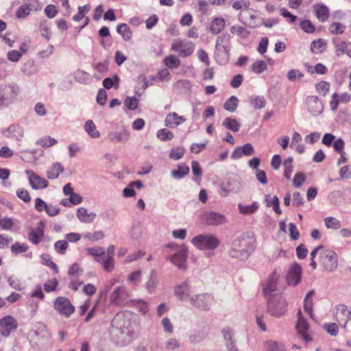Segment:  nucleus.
<instances>
[{"label":"nucleus","mask_w":351,"mask_h":351,"mask_svg":"<svg viewBox=\"0 0 351 351\" xmlns=\"http://www.w3.org/2000/svg\"><path fill=\"white\" fill-rule=\"evenodd\" d=\"M191 243L201 250H213L219 247L220 240L211 234H206L194 237Z\"/></svg>","instance_id":"nucleus-3"},{"label":"nucleus","mask_w":351,"mask_h":351,"mask_svg":"<svg viewBox=\"0 0 351 351\" xmlns=\"http://www.w3.org/2000/svg\"><path fill=\"white\" fill-rule=\"evenodd\" d=\"M171 49L178 52L182 57H187L193 53L194 45L191 42L175 40L171 45Z\"/></svg>","instance_id":"nucleus-10"},{"label":"nucleus","mask_w":351,"mask_h":351,"mask_svg":"<svg viewBox=\"0 0 351 351\" xmlns=\"http://www.w3.org/2000/svg\"><path fill=\"white\" fill-rule=\"evenodd\" d=\"M64 171V167L59 162L54 163L47 171V176L49 179H56Z\"/></svg>","instance_id":"nucleus-34"},{"label":"nucleus","mask_w":351,"mask_h":351,"mask_svg":"<svg viewBox=\"0 0 351 351\" xmlns=\"http://www.w3.org/2000/svg\"><path fill=\"white\" fill-rule=\"evenodd\" d=\"M336 54L339 56L348 53L351 43L345 40L335 39L333 40Z\"/></svg>","instance_id":"nucleus-28"},{"label":"nucleus","mask_w":351,"mask_h":351,"mask_svg":"<svg viewBox=\"0 0 351 351\" xmlns=\"http://www.w3.org/2000/svg\"><path fill=\"white\" fill-rule=\"evenodd\" d=\"M17 327V320L11 315L5 316L0 319V333L3 337H8Z\"/></svg>","instance_id":"nucleus-9"},{"label":"nucleus","mask_w":351,"mask_h":351,"mask_svg":"<svg viewBox=\"0 0 351 351\" xmlns=\"http://www.w3.org/2000/svg\"><path fill=\"white\" fill-rule=\"evenodd\" d=\"M222 125L226 128L234 132H238L240 130L241 127L240 124L236 119H232L230 117L225 119L224 121H223Z\"/></svg>","instance_id":"nucleus-39"},{"label":"nucleus","mask_w":351,"mask_h":351,"mask_svg":"<svg viewBox=\"0 0 351 351\" xmlns=\"http://www.w3.org/2000/svg\"><path fill=\"white\" fill-rule=\"evenodd\" d=\"M8 282L9 285L15 290L21 291L23 289L24 287L21 280L17 278L15 276H10L8 279Z\"/></svg>","instance_id":"nucleus-57"},{"label":"nucleus","mask_w":351,"mask_h":351,"mask_svg":"<svg viewBox=\"0 0 351 351\" xmlns=\"http://www.w3.org/2000/svg\"><path fill=\"white\" fill-rule=\"evenodd\" d=\"M203 220L208 226H218L226 221L224 215L215 212L206 213L203 216Z\"/></svg>","instance_id":"nucleus-16"},{"label":"nucleus","mask_w":351,"mask_h":351,"mask_svg":"<svg viewBox=\"0 0 351 351\" xmlns=\"http://www.w3.org/2000/svg\"><path fill=\"white\" fill-rule=\"evenodd\" d=\"M189 172L187 166H179L177 170L172 171V176L176 178H182Z\"/></svg>","instance_id":"nucleus-61"},{"label":"nucleus","mask_w":351,"mask_h":351,"mask_svg":"<svg viewBox=\"0 0 351 351\" xmlns=\"http://www.w3.org/2000/svg\"><path fill=\"white\" fill-rule=\"evenodd\" d=\"M188 257V253L186 250H179L178 252L175 253L174 255L170 256L169 259L170 261L177 266L180 269H186V259Z\"/></svg>","instance_id":"nucleus-17"},{"label":"nucleus","mask_w":351,"mask_h":351,"mask_svg":"<svg viewBox=\"0 0 351 351\" xmlns=\"http://www.w3.org/2000/svg\"><path fill=\"white\" fill-rule=\"evenodd\" d=\"M222 333H223V336L224 339L226 341H229L226 344L227 348L228 349V350L229 351H237L236 350V348H234V346L233 341H232V337H233L232 330L229 328H226L223 329Z\"/></svg>","instance_id":"nucleus-38"},{"label":"nucleus","mask_w":351,"mask_h":351,"mask_svg":"<svg viewBox=\"0 0 351 351\" xmlns=\"http://www.w3.org/2000/svg\"><path fill=\"white\" fill-rule=\"evenodd\" d=\"M132 305L143 314H146L149 311L147 302L143 300H132Z\"/></svg>","instance_id":"nucleus-49"},{"label":"nucleus","mask_w":351,"mask_h":351,"mask_svg":"<svg viewBox=\"0 0 351 351\" xmlns=\"http://www.w3.org/2000/svg\"><path fill=\"white\" fill-rule=\"evenodd\" d=\"M130 296V292L125 286H119L110 293L108 301L111 305L123 306Z\"/></svg>","instance_id":"nucleus-5"},{"label":"nucleus","mask_w":351,"mask_h":351,"mask_svg":"<svg viewBox=\"0 0 351 351\" xmlns=\"http://www.w3.org/2000/svg\"><path fill=\"white\" fill-rule=\"evenodd\" d=\"M314 294V290H311L306 295L304 299V310L309 315V317L314 319V314L313 312V300L312 296Z\"/></svg>","instance_id":"nucleus-32"},{"label":"nucleus","mask_w":351,"mask_h":351,"mask_svg":"<svg viewBox=\"0 0 351 351\" xmlns=\"http://www.w3.org/2000/svg\"><path fill=\"white\" fill-rule=\"evenodd\" d=\"M5 136L14 138L18 141H21L24 136V130L23 128L19 125H13L8 128L4 132Z\"/></svg>","instance_id":"nucleus-21"},{"label":"nucleus","mask_w":351,"mask_h":351,"mask_svg":"<svg viewBox=\"0 0 351 351\" xmlns=\"http://www.w3.org/2000/svg\"><path fill=\"white\" fill-rule=\"evenodd\" d=\"M84 128L88 135L92 138H96L99 137L100 133L97 130L96 126L92 120L89 119L86 121Z\"/></svg>","instance_id":"nucleus-37"},{"label":"nucleus","mask_w":351,"mask_h":351,"mask_svg":"<svg viewBox=\"0 0 351 351\" xmlns=\"http://www.w3.org/2000/svg\"><path fill=\"white\" fill-rule=\"evenodd\" d=\"M87 252L89 255L97 258H101L106 254V251L103 247H88L86 249Z\"/></svg>","instance_id":"nucleus-51"},{"label":"nucleus","mask_w":351,"mask_h":351,"mask_svg":"<svg viewBox=\"0 0 351 351\" xmlns=\"http://www.w3.org/2000/svg\"><path fill=\"white\" fill-rule=\"evenodd\" d=\"M191 287L186 282H182L174 288L175 295L180 300H190Z\"/></svg>","instance_id":"nucleus-18"},{"label":"nucleus","mask_w":351,"mask_h":351,"mask_svg":"<svg viewBox=\"0 0 351 351\" xmlns=\"http://www.w3.org/2000/svg\"><path fill=\"white\" fill-rule=\"evenodd\" d=\"M142 271L136 270L130 273L128 276V282L132 286H138L141 282Z\"/></svg>","instance_id":"nucleus-42"},{"label":"nucleus","mask_w":351,"mask_h":351,"mask_svg":"<svg viewBox=\"0 0 351 351\" xmlns=\"http://www.w3.org/2000/svg\"><path fill=\"white\" fill-rule=\"evenodd\" d=\"M29 247L26 243H20L19 242L14 243L11 246V252L13 254L17 255L27 251Z\"/></svg>","instance_id":"nucleus-50"},{"label":"nucleus","mask_w":351,"mask_h":351,"mask_svg":"<svg viewBox=\"0 0 351 351\" xmlns=\"http://www.w3.org/2000/svg\"><path fill=\"white\" fill-rule=\"evenodd\" d=\"M165 64L169 69L177 68L180 64V60L175 56L171 55L164 60Z\"/></svg>","instance_id":"nucleus-53"},{"label":"nucleus","mask_w":351,"mask_h":351,"mask_svg":"<svg viewBox=\"0 0 351 351\" xmlns=\"http://www.w3.org/2000/svg\"><path fill=\"white\" fill-rule=\"evenodd\" d=\"M254 153V149L251 143H245L242 147H237L232 152L231 158L232 159L241 158L243 155L250 156Z\"/></svg>","instance_id":"nucleus-22"},{"label":"nucleus","mask_w":351,"mask_h":351,"mask_svg":"<svg viewBox=\"0 0 351 351\" xmlns=\"http://www.w3.org/2000/svg\"><path fill=\"white\" fill-rule=\"evenodd\" d=\"M230 49V35L223 34L218 36L216 42V49L224 52L228 56Z\"/></svg>","instance_id":"nucleus-19"},{"label":"nucleus","mask_w":351,"mask_h":351,"mask_svg":"<svg viewBox=\"0 0 351 351\" xmlns=\"http://www.w3.org/2000/svg\"><path fill=\"white\" fill-rule=\"evenodd\" d=\"M264 351H287V349L281 342L267 341L264 344Z\"/></svg>","instance_id":"nucleus-33"},{"label":"nucleus","mask_w":351,"mask_h":351,"mask_svg":"<svg viewBox=\"0 0 351 351\" xmlns=\"http://www.w3.org/2000/svg\"><path fill=\"white\" fill-rule=\"evenodd\" d=\"M252 104L255 109L263 108L265 106L266 101L264 97L257 96L251 100Z\"/></svg>","instance_id":"nucleus-63"},{"label":"nucleus","mask_w":351,"mask_h":351,"mask_svg":"<svg viewBox=\"0 0 351 351\" xmlns=\"http://www.w3.org/2000/svg\"><path fill=\"white\" fill-rule=\"evenodd\" d=\"M348 307L346 305L340 304L337 306V321L343 328L346 327V324L348 322Z\"/></svg>","instance_id":"nucleus-26"},{"label":"nucleus","mask_w":351,"mask_h":351,"mask_svg":"<svg viewBox=\"0 0 351 351\" xmlns=\"http://www.w3.org/2000/svg\"><path fill=\"white\" fill-rule=\"evenodd\" d=\"M157 137L163 141H170L174 137V134L170 130L163 128L157 132Z\"/></svg>","instance_id":"nucleus-54"},{"label":"nucleus","mask_w":351,"mask_h":351,"mask_svg":"<svg viewBox=\"0 0 351 351\" xmlns=\"http://www.w3.org/2000/svg\"><path fill=\"white\" fill-rule=\"evenodd\" d=\"M208 332L206 328L197 327L189 336L191 342L197 343L207 336Z\"/></svg>","instance_id":"nucleus-27"},{"label":"nucleus","mask_w":351,"mask_h":351,"mask_svg":"<svg viewBox=\"0 0 351 351\" xmlns=\"http://www.w3.org/2000/svg\"><path fill=\"white\" fill-rule=\"evenodd\" d=\"M77 217L84 223H91L96 217V213H88L86 208L80 207L77 209L76 213Z\"/></svg>","instance_id":"nucleus-25"},{"label":"nucleus","mask_w":351,"mask_h":351,"mask_svg":"<svg viewBox=\"0 0 351 351\" xmlns=\"http://www.w3.org/2000/svg\"><path fill=\"white\" fill-rule=\"evenodd\" d=\"M125 104L129 110H134L138 108V101L135 97H128L125 100Z\"/></svg>","instance_id":"nucleus-64"},{"label":"nucleus","mask_w":351,"mask_h":351,"mask_svg":"<svg viewBox=\"0 0 351 351\" xmlns=\"http://www.w3.org/2000/svg\"><path fill=\"white\" fill-rule=\"evenodd\" d=\"M287 302L282 295H274L268 300L267 311L272 316L280 317L285 315Z\"/></svg>","instance_id":"nucleus-4"},{"label":"nucleus","mask_w":351,"mask_h":351,"mask_svg":"<svg viewBox=\"0 0 351 351\" xmlns=\"http://www.w3.org/2000/svg\"><path fill=\"white\" fill-rule=\"evenodd\" d=\"M316 90L322 96H326L330 90L329 83L322 81L315 85Z\"/></svg>","instance_id":"nucleus-55"},{"label":"nucleus","mask_w":351,"mask_h":351,"mask_svg":"<svg viewBox=\"0 0 351 351\" xmlns=\"http://www.w3.org/2000/svg\"><path fill=\"white\" fill-rule=\"evenodd\" d=\"M302 267L300 265L295 263L292 265L287 274V281L290 285H296L301 280Z\"/></svg>","instance_id":"nucleus-14"},{"label":"nucleus","mask_w":351,"mask_h":351,"mask_svg":"<svg viewBox=\"0 0 351 351\" xmlns=\"http://www.w3.org/2000/svg\"><path fill=\"white\" fill-rule=\"evenodd\" d=\"M44 236L43 230L41 228H36L30 230L28 233V240L34 245H38Z\"/></svg>","instance_id":"nucleus-30"},{"label":"nucleus","mask_w":351,"mask_h":351,"mask_svg":"<svg viewBox=\"0 0 351 351\" xmlns=\"http://www.w3.org/2000/svg\"><path fill=\"white\" fill-rule=\"evenodd\" d=\"M319 261L330 271L335 270L338 266L337 255L331 250H322L319 252Z\"/></svg>","instance_id":"nucleus-6"},{"label":"nucleus","mask_w":351,"mask_h":351,"mask_svg":"<svg viewBox=\"0 0 351 351\" xmlns=\"http://www.w3.org/2000/svg\"><path fill=\"white\" fill-rule=\"evenodd\" d=\"M346 26L341 23L333 22L329 26V31L332 34L340 35L343 33Z\"/></svg>","instance_id":"nucleus-46"},{"label":"nucleus","mask_w":351,"mask_h":351,"mask_svg":"<svg viewBox=\"0 0 351 351\" xmlns=\"http://www.w3.org/2000/svg\"><path fill=\"white\" fill-rule=\"evenodd\" d=\"M96 261L101 263L107 272H110L114 267V260L112 257L104 256L101 258H97Z\"/></svg>","instance_id":"nucleus-35"},{"label":"nucleus","mask_w":351,"mask_h":351,"mask_svg":"<svg viewBox=\"0 0 351 351\" xmlns=\"http://www.w3.org/2000/svg\"><path fill=\"white\" fill-rule=\"evenodd\" d=\"M324 223L326 227L328 229L337 230L341 227V222L332 217L325 218Z\"/></svg>","instance_id":"nucleus-47"},{"label":"nucleus","mask_w":351,"mask_h":351,"mask_svg":"<svg viewBox=\"0 0 351 351\" xmlns=\"http://www.w3.org/2000/svg\"><path fill=\"white\" fill-rule=\"evenodd\" d=\"M250 69L256 74H261L267 70V66L264 60H258L254 62Z\"/></svg>","instance_id":"nucleus-44"},{"label":"nucleus","mask_w":351,"mask_h":351,"mask_svg":"<svg viewBox=\"0 0 351 351\" xmlns=\"http://www.w3.org/2000/svg\"><path fill=\"white\" fill-rule=\"evenodd\" d=\"M158 285L157 275L155 271H151L149 278L146 282L145 287L149 293H152L156 289Z\"/></svg>","instance_id":"nucleus-40"},{"label":"nucleus","mask_w":351,"mask_h":351,"mask_svg":"<svg viewBox=\"0 0 351 351\" xmlns=\"http://www.w3.org/2000/svg\"><path fill=\"white\" fill-rule=\"evenodd\" d=\"M307 106L308 110L313 115L321 114L324 110V106L317 96H308L307 98Z\"/></svg>","instance_id":"nucleus-20"},{"label":"nucleus","mask_w":351,"mask_h":351,"mask_svg":"<svg viewBox=\"0 0 351 351\" xmlns=\"http://www.w3.org/2000/svg\"><path fill=\"white\" fill-rule=\"evenodd\" d=\"M230 32L232 34H235L241 38H247L249 36V32L245 29L242 26L240 25H233L230 28Z\"/></svg>","instance_id":"nucleus-58"},{"label":"nucleus","mask_w":351,"mask_h":351,"mask_svg":"<svg viewBox=\"0 0 351 351\" xmlns=\"http://www.w3.org/2000/svg\"><path fill=\"white\" fill-rule=\"evenodd\" d=\"M19 93V87L16 84H8L0 87V99L8 104L12 101Z\"/></svg>","instance_id":"nucleus-11"},{"label":"nucleus","mask_w":351,"mask_h":351,"mask_svg":"<svg viewBox=\"0 0 351 351\" xmlns=\"http://www.w3.org/2000/svg\"><path fill=\"white\" fill-rule=\"evenodd\" d=\"M54 309L62 316L69 317L75 312V306L66 297H58L53 303Z\"/></svg>","instance_id":"nucleus-7"},{"label":"nucleus","mask_w":351,"mask_h":351,"mask_svg":"<svg viewBox=\"0 0 351 351\" xmlns=\"http://www.w3.org/2000/svg\"><path fill=\"white\" fill-rule=\"evenodd\" d=\"M29 336L32 338V341H34V343L38 347L47 344L51 338L49 332L44 325H42L38 330H34L29 334Z\"/></svg>","instance_id":"nucleus-8"},{"label":"nucleus","mask_w":351,"mask_h":351,"mask_svg":"<svg viewBox=\"0 0 351 351\" xmlns=\"http://www.w3.org/2000/svg\"><path fill=\"white\" fill-rule=\"evenodd\" d=\"M130 134L126 132L112 131L108 133V138L112 143H119L126 141L129 139Z\"/></svg>","instance_id":"nucleus-29"},{"label":"nucleus","mask_w":351,"mask_h":351,"mask_svg":"<svg viewBox=\"0 0 351 351\" xmlns=\"http://www.w3.org/2000/svg\"><path fill=\"white\" fill-rule=\"evenodd\" d=\"M317 19L320 22H325L329 17V9L323 3H317L313 6Z\"/></svg>","instance_id":"nucleus-24"},{"label":"nucleus","mask_w":351,"mask_h":351,"mask_svg":"<svg viewBox=\"0 0 351 351\" xmlns=\"http://www.w3.org/2000/svg\"><path fill=\"white\" fill-rule=\"evenodd\" d=\"M39 31L45 39L49 40L51 38L50 27L46 20L40 21Z\"/></svg>","instance_id":"nucleus-48"},{"label":"nucleus","mask_w":351,"mask_h":351,"mask_svg":"<svg viewBox=\"0 0 351 351\" xmlns=\"http://www.w3.org/2000/svg\"><path fill=\"white\" fill-rule=\"evenodd\" d=\"M238 106V99L235 96L230 97L224 104V108L230 112H234Z\"/></svg>","instance_id":"nucleus-52"},{"label":"nucleus","mask_w":351,"mask_h":351,"mask_svg":"<svg viewBox=\"0 0 351 351\" xmlns=\"http://www.w3.org/2000/svg\"><path fill=\"white\" fill-rule=\"evenodd\" d=\"M225 27V20L222 17H216L210 23V30L213 34H219Z\"/></svg>","instance_id":"nucleus-31"},{"label":"nucleus","mask_w":351,"mask_h":351,"mask_svg":"<svg viewBox=\"0 0 351 351\" xmlns=\"http://www.w3.org/2000/svg\"><path fill=\"white\" fill-rule=\"evenodd\" d=\"M134 318L135 316L130 313L120 312L116 314L111 322L112 337L119 342H123L127 337H132L138 328V323Z\"/></svg>","instance_id":"nucleus-1"},{"label":"nucleus","mask_w":351,"mask_h":351,"mask_svg":"<svg viewBox=\"0 0 351 351\" xmlns=\"http://www.w3.org/2000/svg\"><path fill=\"white\" fill-rule=\"evenodd\" d=\"M300 26L301 29L308 34H312L315 31V27L309 20H304L300 22Z\"/></svg>","instance_id":"nucleus-60"},{"label":"nucleus","mask_w":351,"mask_h":351,"mask_svg":"<svg viewBox=\"0 0 351 351\" xmlns=\"http://www.w3.org/2000/svg\"><path fill=\"white\" fill-rule=\"evenodd\" d=\"M117 32L121 34L125 40H130L132 33L129 26L125 23H121L117 27Z\"/></svg>","instance_id":"nucleus-36"},{"label":"nucleus","mask_w":351,"mask_h":351,"mask_svg":"<svg viewBox=\"0 0 351 351\" xmlns=\"http://www.w3.org/2000/svg\"><path fill=\"white\" fill-rule=\"evenodd\" d=\"M16 220L11 217L0 219V228L3 230H12L15 225Z\"/></svg>","instance_id":"nucleus-45"},{"label":"nucleus","mask_w":351,"mask_h":351,"mask_svg":"<svg viewBox=\"0 0 351 351\" xmlns=\"http://www.w3.org/2000/svg\"><path fill=\"white\" fill-rule=\"evenodd\" d=\"M298 324L297 330L301 337L306 342L312 340V337L310 331L308 330V324L306 320L304 318L301 310H299L298 313Z\"/></svg>","instance_id":"nucleus-13"},{"label":"nucleus","mask_w":351,"mask_h":351,"mask_svg":"<svg viewBox=\"0 0 351 351\" xmlns=\"http://www.w3.org/2000/svg\"><path fill=\"white\" fill-rule=\"evenodd\" d=\"M186 121L182 116H179L176 112H170L167 114L165 123L167 127L175 128Z\"/></svg>","instance_id":"nucleus-23"},{"label":"nucleus","mask_w":351,"mask_h":351,"mask_svg":"<svg viewBox=\"0 0 351 351\" xmlns=\"http://www.w3.org/2000/svg\"><path fill=\"white\" fill-rule=\"evenodd\" d=\"M213 298L208 294H197L190 298L191 304L196 308L208 310L210 307Z\"/></svg>","instance_id":"nucleus-12"},{"label":"nucleus","mask_w":351,"mask_h":351,"mask_svg":"<svg viewBox=\"0 0 351 351\" xmlns=\"http://www.w3.org/2000/svg\"><path fill=\"white\" fill-rule=\"evenodd\" d=\"M57 141L49 136H45L36 141V145L43 147H50L57 143Z\"/></svg>","instance_id":"nucleus-41"},{"label":"nucleus","mask_w":351,"mask_h":351,"mask_svg":"<svg viewBox=\"0 0 351 351\" xmlns=\"http://www.w3.org/2000/svg\"><path fill=\"white\" fill-rule=\"evenodd\" d=\"M251 253L249 242L244 239H234L232 243L229 255L240 261L247 260Z\"/></svg>","instance_id":"nucleus-2"},{"label":"nucleus","mask_w":351,"mask_h":351,"mask_svg":"<svg viewBox=\"0 0 351 351\" xmlns=\"http://www.w3.org/2000/svg\"><path fill=\"white\" fill-rule=\"evenodd\" d=\"M239 212L243 215H250L255 213L258 208L257 202H254L252 204L249 206H243L239 204L238 206Z\"/></svg>","instance_id":"nucleus-43"},{"label":"nucleus","mask_w":351,"mask_h":351,"mask_svg":"<svg viewBox=\"0 0 351 351\" xmlns=\"http://www.w3.org/2000/svg\"><path fill=\"white\" fill-rule=\"evenodd\" d=\"M104 234L102 231H95L93 233L86 232L83 234V237L87 240L95 241L103 239Z\"/></svg>","instance_id":"nucleus-59"},{"label":"nucleus","mask_w":351,"mask_h":351,"mask_svg":"<svg viewBox=\"0 0 351 351\" xmlns=\"http://www.w3.org/2000/svg\"><path fill=\"white\" fill-rule=\"evenodd\" d=\"M325 47V43L323 40H314L311 44V49L315 53L322 52Z\"/></svg>","instance_id":"nucleus-56"},{"label":"nucleus","mask_w":351,"mask_h":351,"mask_svg":"<svg viewBox=\"0 0 351 351\" xmlns=\"http://www.w3.org/2000/svg\"><path fill=\"white\" fill-rule=\"evenodd\" d=\"M184 154V149L182 147L172 148L169 153V157L173 160L180 159Z\"/></svg>","instance_id":"nucleus-62"},{"label":"nucleus","mask_w":351,"mask_h":351,"mask_svg":"<svg viewBox=\"0 0 351 351\" xmlns=\"http://www.w3.org/2000/svg\"><path fill=\"white\" fill-rule=\"evenodd\" d=\"M28 175L29 182L34 189H42L47 187L48 182L31 170H26Z\"/></svg>","instance_id":"nucleus-15"}]
</instances>
